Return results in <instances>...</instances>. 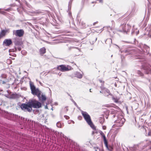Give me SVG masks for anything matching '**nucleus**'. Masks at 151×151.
Returning <instances> with one entry per match:
<instances>
[{
  "label": "nucleus",
  "instance_id": "c85d7f7f",
  "mask_svg": "<svg viewBox=\"0 0 151 151\" xmlns=\"http://www.w3.org/2000/svg\"><path fill=\"white\" fill-rule=\"evenodd\" d=\"M100 3H102L103 2V0H98Z\"/></svg>",
  "mask_w": 151,
  "mask_h": 151
},
{
  "label": "nucleus",
  "instance_id": "393cba45",
  "mask_svg": "<svg viewBox=\"0 0 151 151\" xmlns=\"http://www.w3.org/2000/svg\"><path fill=\"white\" fill-rule=\"evenodd\" d=\"M71 100L73 103L74 104V105L76 107H78V106L77 104H76V103L72 99H71Z\"/></svg>",
  "mask_w": 151,
  "mask_h": 151
},
{
  "label": "nucleus",
  "instance_id": "aec40b11",
  "mask_svg": "<svg viewBox=\"0 0 151 151\" xmlns=\"http://www.w3.org/2000/svg\"><path fill=\"white\" fill-rule=\"evenodd\" d=\"M104 144H105V145L106 147L107 148V149H109L108 145V143H107V142L106 140L104 141Z\"/></svg>",
  "mask_w": 151,
  "mask_h": 151
},
{
  "label": "nucleus",
  "instance_id": "9b49d317",
  "mask_svg": "<svg viewBox=\"0 0 151 151\" xmlns=\"http://www.w3.org/2000/svg\"><path fill=\"white\" fill-rule=\"evenodd\" d=\"M14 44L16 46H22L23 44V42L21 39H16L14 41Z\"/></svg>",
  "mask_w": 151,
  "mask_h": 151
},
{
  "label": "nucleus",
  "instance_id": "f03ea898",
  "mask_svg": "<svg viewBox=\"0 0 151 151\" xmlns=\"http://www.w3.org/2000/svg\"><path fill=\"white\" fill-rule=\"evenodd\" d=\"M125 120L122 116H118V119L115 121V124L112 126V129L110 130L109 132L112 133L114 132L115 134H116L118 132V130L122 126Z\"/></svg>",
  "mask_w": 151,
  "mask_h": 151
},
{
  "label": "nucleus",
  "instance_id": "e433bc0d",
  "mask_svg": "<svg viewBox=\"0 0 151 151\" xmlns=\"http://www.w3.org/2000/svg\"><path fill=\"white\" fill-rule=\"evenodd\" d=\"M115 116V115H113V117H114Z\"/></svg>",
  "mask_w": 151,
  "mask_h": 151
},
{
  "label": "nucleus",
  "instance_id": "dca6fc26",
  "mask_svg": "<svg viewBox=\"0 0 151 151\" xmlns=\"http://www.w3.org/2000/svg\"><path fill=\"white\" fill-rule=\"evenodd\" d=\"M112 99L115 103H117L119 100V98L117 97H114V96H112Z\"/></svg>",
  "mask_w": 151,
  "mask_h": 151
},
{
  "label": "nucleus",
  "instance_id": "7c9ffc66",
  "mask_svg": "<svg viewBox=\"0 0 151 151\" xmlns=\"http://www.w3.org/2000/svg\"><path fill=\"white\" fill-rule=\"evenodd\" d=\"M107 40H109L110 41H111V42H112V40L111 39H109Z\"/></svg>",
  "mask_w": 151,
  "mask_h": 151
},
{
  "label": "nucleus",
  "instance_id": "473e14b6",
  "mask_svg": "<svg viewBox=\"0 0 151 151\" xmlns=\"http://www.w3.org/2000/svg\"><path fill=\"white\" fill-rule=\"evenodd\" d=\"M18 49H19V51L21 50V49L20 48H19Z\"/></svg>",
  "mask_w": 151,
  "mask_h": 151
},
{
  "label": "nucleus",
  "instance_id": "4468645a",
  "mask_svg": "<svg viewBox=\"0 0 151 151\" xmlns=\"http://www.w3.org/2000/svg\"><path fill=\"white\" fill-rule=\"evenodd\" d=\"M8 32L7 30H1L0 33V39L5 36L6 33Z\"/></svg>",
  "mask_w": 151,
  "mask_h": 151
},
{
  "label": "nucleus",
  "instance_id": "6ab92c4d",
  "mask_svg": "<svg viewBox=\"0 0 151 151\" xmlns=\"http://www.w3.org/2000/svg\"><path fill=\"white\" fill-rule=\"evenodd\" d=\"M57 127L59 128H61L62 127V125L61 123L59 122H58L56 124Z\"/></svg>",
  "mask_w": 151,
  "mask_h": 151
},
{
  "label": "nucleus",
  "instance_id": "f8f14e48",
  "mask_svg": "<svg viewBox=\"0 0 151 151\" xmlns=\"http://www.w3.org/2000/svg\"><path fill=\"white\" fill-rule=\"evenodd\" d=\"M46 52V49L45 47L41 48L39 50V53L41 56H43Z\"/></svg>",
  "mask_w": 151,
  "mask_h": 151
},
{
  "label": "nucleus",
  "instance_id": "f3484780",
  "mask_svg": "<svg viewBox=\"0 0 151 151\" xmlns=\"http://www.w3.org/2000/svg\"><path fill=\"white\" fill-rule=\"evenodd\" d=\"M104 121L105 119L104 117H100L99 118V122L101 124H102L104 122Z\"/></svg>",
  "mask_w": 151,
  "mask_h": 151
},
{
  "label": "nucleus",
  "instance_id": "ddd939ff",
  "mask_svg": "<svg viewBox=\"0 0 151 151\" xmlns=\"http://www.w3.org/2000/svg\"><path fill=\"white\" fill-rule=\"evenodd\" d=\"M74 76L78 78H81L83 77V74L78 72H76L74 73Z\"/></svg>",
  "mask_w": 151,
  "mask_h": 151
},
{
  "label": "nucleus",
  "instance_id": "cd10ccee",
  "mask_svg": "<svg viewBox=\"0 0 151 151\" xmlns=\"http://www.w3.org/2000/svg\"><path fill=\"white\" fill-rule=\"evenodd\" d=\"M64 116L66 119H68L69 118V117L67 116Z\"/></svg>",
  "mask_w": 151,
  "mask_h": 151
},
{
  "label": "nucleus",
  "instance_id": "c9c22d12",
  "mask_svg": "<svg viewBox=\"0 0 151 151\" xmlns=\"http://www.w3.org/2000/svg\"><path fill=\"white\" fill-rule=\"evenodd\" d=\"M37 13H38V14H39V13H41V12H37Z\"/></svg>",
  "mask_w": 151,
  "mask_h": 151
},
{
  "label": "nucleus",
  "instance_id": "5701e85b",
  "mask_svg": "<svg viewBox=\"0 0 151 151\" xmlns=\"http://www.w3.org/2000/svg\"><path fill=\"white\" fill-rule=\"evenodd\" d=\"M12 9L11 8H9L7 9H4V10L7 12H9L10 11H12Z\"/></svg>",
  "mask_w": 151,
  "mask_h": 151
},
{
  "label": "nucleus",
  "instance_id": "a211bd4d",
  "mask_svg": "<svg viewBox=\"0 0 151 151\" xmlns=\"http://www.w3.org/2000/svg\"><path fill=\"white\" fill-rule=\"evenodd\" d=\"M51 131H53L54 132V133L56 135H57L58 134H60L61 136H62V134L63 135L62 136H63V137H64V135L63 134H62L61 132H57V131H55L54 130H51Z\"/></svg>",
  "mask_w": 151,
  "mask_h": 151
},
{
  "label": "nucleus",
  "instance_id": "6e6552de",
  "mask_svg": "<svg viewBox=\"0 0 151 151\" xmlns=\"http://www.w3.org/2000/svg\"><path fill=\"white\" fill-rule=\"evenodd\" d=\"M100 87L101 91H100V93H104L106 96H108L109 95H112L108 89L104 87L103 86H101Z\"/></svg>",
  "mask_w": 151,
  "mask_h": 151
},
{
  "label": "nucleus",
  "instance_id": "4be33fe9",
  "mask_svg": "<svg viewBox=\"0 0 151 151\" xmlns=\"http://www.w3.org/2000/svg\"><path fill=\"white\" fill-rule=\"evenodd\" d=\"M137 73L139 76H142L143 75V73H141V72L139 70H138L137 71Z\"/></svg>",
  "mask_w": 151,
  "mask_h": 151
},
{
  "label": "nucleus",
  "instance_id": "9d476101",
  "mask_svg": "<svg viewBox=\"0 0 151 151\" xmlns=\"http://www.w3.org/2000/svg\"><path fill=\"white\" fill-rule=\"evenodd\" d=\"M12 43V41L10 39H6L3 42V45L5 46H9Z\"/></svg>",
  "mask_w": 151,
  "mask_h": 151
},
{
  "label": "nucleus",
  "instance_id": "39448f33",
  "mask_svg": "<svg viewBox=\"0 0 151 151\" xmlns=\"http://www.w3.org/2000/svg\"><path fill=\"white\" fill-rule=\"evenodd\" d=\"M57 69L58 70L62 72L68 71L73 69L69 65H58L57 67Z\"/></svg>",
  "mask_w": 151,
  "mask_h": 151
},
{
  "label": "nucleus",
  "instance_id": "0eeeda50",
  "mask_svg": "<svg viewBox=\"0 0 151 151\" xmlns=\"http://www.w3.org/2000/svg\"><path fill=\"white\" fill-rule=\"evenodd\" d=\"M142 69H143L145 72L147 74L151 73V66L147 64H145L142 65Z\"/></svg>",
  "mask_w": 151,
  "mask_h": 151
},
{
  "label": "nucleus",
  "instance_id": "a878e982",
  "mask_svg": "<svg viewBox=\"0 0 151 151\" xmlns=\"http://www.w3.org/2000/svg\"><path fill=\"white\" fill-rule=\"evenodd\" d=\"M99 81L100 82V83H101V86H104V81H102V80H99Z\"/></svg>",
  "mask_w": 151,
  "mask_h": 151
},
{
  "label": "nucleus",
  "instance_id": "b1692460",
  "mask_svg": "<svg viewBox=\"0 0 151 151\" xmlns=\"http://www.w3.org/2000/svg\"><path fill=\"white\" fill-rule=\"evenodd\" d=\"M0 13L3 14H5L6 13V12L3 10H0Z\"/></svg>",
  "mask_w": 151,
  "mask_h": 151
},
{
  "label": "nucleus",
  "instance_id": "7ed1b4c3",
  "mask_svg": "<svg viewBox=\"0 0 151 151\" xmlns=\"http://www.w3.org/2000/svg\"><path fill=\"white\" fill-rule=\"evenodd\" d=\"M81 114L88 124L92 129L96 130V127L93 123L90 115L86 112L83 111H81Z\"/></svg>",
  "mask_w": 151,
  "mask_h": 151
},
{
  "label": "nucleus",
  "instance_id": "20e7f679",
  "mask_svg": "<svg viewBox=\"0 0 151 151\" xmlns=\"http://www.w3.org/2000/svg\"><path fill=\"white\" fill-rule=\"evenodd\" d=\"M29 84L32 93L34 95H37L39 97L40 94V91L38 89L36 88L33 83L31 81L29 82Z\"/></svg>",
  "mask_w": 151,
  "mask_h": 151
},
{
  "label": "nucleus",
  "instance_id": "c756f323",
  "mask_svg": "<svg viewBox=\"0 0 151 151\" xmlns=\"http://www.w3.org/2000/svg\"><path fill=\"white\" fill-rule=\"evenodd\" d=\"M10 61V63L9 64H11L12 63V62L10 60V59H8L7 60V61Z\"/></svg>",
  "mask_w": 151,
  "mask_h": 151
},
{
  "label": "nucleus",
  "instance_id": "423d86ee",
  "mask_svg": "<svg viewBox=\"0 0 151 151\" xmlns=\"http://www.w3.org/2000/svg\"><path fill=\"white\" fill-rule=\"evenodd\" d=\"M121 27L122 28V31L123 32H127L130 31L131 26L128 24L127 25L126 24H123L121 25Z\"/></svg>",
  "mask_w": 151,
  "mask_h": 151
},
{
  "label": "nucleus",
  "instance_id": "412c9836",
  "mask_svg": "<svg viewBox=\"0 0 151 151\" xmlns=\"http://www.w3.org/2000/svg\"><path fill=\"white\" fill-rule=\"evenodd\" d=\"M41 98H42V101H45L46 99V98L45 96L44 95H42Z\"/></svg>",
  "mask_w": 151,
  "mask_h": 151
},
{
  "label": "nucleus",
  "instance_id": "4c0bfd02",
  "mask_svg": "<svg viewBox=\"0 0 151 151\" xmlns=\"http://www.w3.org/2000/svg\"><path fill=\"white\" fill-rule=\"evenodd\" d=\"M90 92H91V89H90Z\"/></svg>",
  "mask_w": 151,
  "mask_h": 151
},
{
  "label": "nucleus",
  "instance_id": "bb28decb",
  "mask_svg": "<svg viewBox=\"0 0 151 151\" xmlns=\"http://www.w3.org/2000/svg\"><path fill=\"white\" fill-rule=\"evenodd\" d=\"M106 129V127L105 126H103L102 129L104 130H105Z\"/></svg>",
  "mask_w": 151,
  "mask_h": 151
},
{
  "label": "nucleus",
  "instance_id": "2f4dec72",
  "mask_svg": "<svg viewBox=\"0 0 151 151\" xmlns=\"http://www.w3.org/2000/svg\"><path fill=\"white\" fill-rule=\"evenodd\" d=\"M145 46L146 47H147V49H149V48L147 46Z\"/></svg>",
  "mask_w": 151,
  "mask_h": 151
},
{
  "label": "nucleus",
  "instance_id": "1a4fd4ad",
  "mask_svg": "<svg viewBox=\"0 0 151 151\" xmlns=\"http://www.w3.org/2000/svg\"><path fill=\"white\" fill-rule=\"evenodd\" d=\"M24 31L22 29L16 30L15 33V35L17 36L22 37L24 34Z\"/></svg>",
  "mask_w": 151,
  "mask_h": 151
},
{
  "label": "nucleus",
  "instance_id": "2eb2a0df",
  "mask_svg": "<svg viewBox=\"0 0 151 151\" xmlns=\"http://www.w3.org/2000/svg\"><path fill=\"white\" fill-rule=\"evenodd\" d=\"M99 133L101 136L103 137L104 141L106 140L104 134L102 131L100 130L99 131Z\"/></svg>",
  "mask_w": 151,
  "mask_h": 151
},
{
  "label": "nucleus",
  "instance_id": "f704fd0d",
  "mask_svg": "<svg viewBox=\"0 0 151 151\" xmlns=\"http://www.w3.org/2000/svg\"><path fill=\"white\" fill-rule=\"evenodd\" d=\"M114 85L115 86H116H116L117 85L116 83H115Z\"/></svg>",
  "mask_w": 151,
  "mask_h": 151
},
{
  "label": "nucleus",
  "instance_id": "58836bf2",
  "mask_svg": "<svg viewBox=\"0 0 151 151\" xmlns=\"http://www.w3.org/2000/svg\"><path fill=\"white\" fill-rule=\"evenodd\" d=\"M73 123H74V122L73 121Z\"/></svg>",
  "mask_w": 151,
  "mask_h": 151
},
{
  "label": "nucleus",
  "instance_id": "72a5a7b5",
  "mask_svg": "<svg viewBox=\"0 0 151 151\" xmlns=\"http://www.w3.org/2000/svg\"><path fill=\"white\" fill-rule=\"evenodd\" d=\"M99 30H96V31L97 32H99Z\"/></svg>",
  "mask_w": 151,
  "mask_h": 151
},
{
  "label": "nucleus",
  "instance_id": "f257e3e1",
  "mask_svg": "<svg viewBox=\"0 0 151 151\" xmlns=\"http://www.w3.org/2000/svg\"><path fill=\"white\" fill-rule=\"evenodd\" d=\"M41 106V103L35 100H30L27 103H23L20 106L21 109L24 111L31 112L32 111V107L39 108Z\"/></svg>",
  "mask_w": 151,
  "mask_h": 151
}]
</instances>
